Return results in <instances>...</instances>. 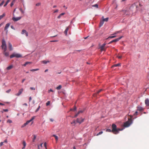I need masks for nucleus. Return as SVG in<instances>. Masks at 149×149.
Masks as SVG:
<instances>
[{
	"mask_svg": "<svg viewBox=\"0 0 149 149\" xmlns=\"http://www.w3.org/2000/svg\"><path fill=\"white\" fill-rule=\"evenodd\" d=\"M62 86L61 85H59L58 87L56 88V89L58 90H60L61 89Z\"/></svg>",
	"mask_w": 149,
	"mask_h": 149,
	"instance_id": "nucleus-24",
	"label": "nucleus"
},
{
	"mask_svg": "<svg viewBox=\"0 0 149 149\" xmlns=\"http://www.w3.org/2000/svg\"><path fill=\"white\" fill-rule=\"evenodd\" d=\"M13 15L14 16V17H13L12 18V20L15 22H16V21H17L19 20L22 18L21 17H15V15L14 13H13Z\"/></svg>",
	"mask_w": 149,
	"mask_h": 149,
	"instance_id": "nucleus-5",
	"label": "nucleus"
},
{
	"mask_svg": "<svg viewBox=\"0 0 149 149\" xmlns=\"http://www.w3.org/2000/svg\"><path fill=\"white\" fill-rule=\"evenodd\" d=\"M103 133V132L101 131L98 134H97L96 135L98 136L99 135H100L101 134H102Z\"/></svg>",
	"mask_w": 149,
	"mask_h": 149,
	"instance_id": "nucleus-41",
	"label": "nucleus"
},
{
	"mask_svg": "<svg viewBox=\"0 0 149 149\" xmlns=\"http://www.w3.org/2000/svg\"><path fill=\"white\" fill-rule=\"evenodd\" d=\"M139 5H138L137 3H134L130 7V10L132 12L136 11V10H139L138 8L139 7H141V4L139 3Z\"/></svg>",
	"mask_w": 149,
	"mask_h": 149,
	"instance_id": "nucleus-1",
	"label": "nucleus"
},
{
	"mask_svg": "<svg viewBox=\"0 0 149 149\" xmlns=\"http://www.w3.org/2000/svg\"><path fill=\"white\" fill-rule=\"evenodd\" d=\"M131 118H128V120L124 123V126L125 127H129L132 123V118L133 117L132 116H130Z\"/></svg>",
	"mask_w": 149,
	"mask_h": 149,
	"instance_id": "nucleus-2",
	"label": "nucleus"
},
{
	"mask_svg": "<svg viewBox=\"0 0 149 149\" xmlns=\"http://www.w3.org/2000/svg\"><path fill=\"white\" fill-rule=\"evenodd\" d=\"M71 124H76V122H75V120H74L73 121H72V122L71 123Z\"/></svg>",
	"mask_w": 149,
	"mask_h": 149,
	"instance_id": "nucleus-48",
	"label": "nucleus"
},
{
	"mask_svg": "<svg viewBox=\"0 0 149 149\" xmlns=\"http://www.w3.org/2000/svg\"><path fill=\"white\" fill-rule=\"evenodd\" d=\"M50 101H48L46 104V105L47 106L48 105H49L50 104Z\"/></svg>",
	"mask_w": 149,
	"mask_h": 149,
	"instance_id": "nucleus-38",
	"label": "nucleus"
},
{
	"mask_svg": "<svg viewBox=\"0 0 149 149\" xmlns=\"http://www.w3.org/2000/svg\"><path fill=\"white\" fill-rule=\"evenodd\" d=\"M143 108L142 107L139 106L137 107V110L139 111H142L143 110Z\"/></svg>",
	"mask_w": 149,
	"mask_h": 149,
	"instance_id": "nucleus-13",
	"label": "nucleus"
},
{
	"mask_svg": "<svg viewBox=\"0 0 149 149\" xmlns=\"http://www.w3.org/2000/svg\"><path fill=\"white\" fill-rule=\"evenodd\" d=\"M19 10H20V11L23 14V13H24V11L22 10V8H20L19 9Z\"/></svg>",
	"mask_w": 149,
	"mask_h": 149,
	"instance_id": "nucleus-40",
	"label": "nucleus"
},
{
	"mask_svg": "<svg viewBox=\"0 0 149 149\" xmlns=\"http://www.w3.org/2000/svg\"><path fill=\"white\" fill-rule=\"evenodd\" d=\"M76 109H77L76 107L75 106H74V109H70V111H75L76 110Z\"/></svg>",
	"mask_w": 149,
	"mask_h": 149,
	"instance_id": "nucleus-31",
	"label": "nucleus"
},
{
	"mask_svg": "<svg viewBox=\"0 0 149 149\" xmlns=\"http://www.w3.org/2000/svg\"><path fill=\"white\" fill-rule=\"evenodd\" d=\"M41 4V3H36V6H40Z\"/></svg>",
	"mask_w": 149,
	"mask_h": 149,
	"instance_id": "nucleus-49",
	"label": "nucleus"
},
{
	"mask_svg": "<svg viewBox=\"0 0 149 149\" xmlns=\"http://www.w3.org/2000/svg\"><path fill=\"white\" fill-rule=\"evenodd\" d=\"M53 136L55 137V139L56 141H57L58 140V137L57 136L54 134L53 135Z\"/></svg>",
	"mask_w": 149,
	"mask_h": 149,
	"instance_id": "nucleus-29",
	"label": "nucleus"
},
{
	"mask_svg": "<svg viewBox=\"0 0 149 149\" xmlns=\"http://www.w3.org/2000/svg\"><path fill=\"white\" fill-rule=\"evenodd\" d=\"M31 97H30L29 98V102H30V101H31Z\"/></svg>",
	"mask_w": 149,
	"mask_h": 149,
	"instance_id": "nucleus-64",
	"label": "nucleus"
},
{
	"mask_svg": "<svg viewBox=\"0 0 149 149\" xmlns=\"http://www.w3.org/2000/svg\"><path fill=\"white\" fill-rule=\"evenodd\" d=\"M104 18V17L103 16L102 17V18H103V19L102 20H103V21L104 22H107L108 21V19H109V18L108 17H107V18H105V19L104 18Z\"/></svg>",
	"mask_w": 149,
	"mask_h": 149,
	"instance_id": "nucleus-19",
	"label": "nucleus"
},
{
	"mask_svg": "<svg viewBox=\"0 0 149 149\" xmlns=\"http://www.w3.org/2000/svg\"><path fill=\"white\" fill-rule=\"evenodd\" d=\"M8 48L10 51L13 50V48L12 47V45L10 42H8Z\"/></svg>",
	"mask_w": 149,
	"mask_h": 149,
	"instance_id": "nucleus-14",
	"label": "nucleus"
},
{
	"mask_svg": "<svg viewBox=\"0 0 149 149\" xmlns=\"http://www.w3.org/2000/svg\"><path fill=\"white\" fill-rule=\"evenodd\" d=\"M116 37V36L115 35H113V36H109L108 37V38H107L106 39H109L110 38H114Z\"/></svg>",
	"mask_w": 149,
	"mask_h": 149,
	"instance_id": "nucleus-26",
	"label": "nucleus"
},
{
	"mask_svg": "<svg viewBox=\"0 0 149 149\" xmlns=\"http://www.w3.org/2000/svg\"><path fill=\"white\" fill-rule=\"evenodd\" d=\"M106 131L107 132H112V130H111V129H107Z\"/></svg>",
	"mask_w": 149,
	"mask_h": 149,
	"instance_id": "nucleus-45",
	"label": "nucleus"
},
{
	"mask_svg": "<svg viewBox=\"0 0 149 149\" xmlns=\"http://www.w3.org/2000/svg\"><path fill=\"white\" fill-rule=\"evenodd\" d=\"M3 54L6 56H9V53L6 52H4Z\"/></svg>",
	"mask_w": 149,
	"mask_h": 149,
	"instance_id": "nucleus-21",
	"label": "nucleus"
},
{
	"mask_svg": "<svg viewBox=\"0 0 149 149\" xmlns=\"http://www.w3.org/2000/svg\"><path fill=\"white\" fill-rule=\"evenodd\" d=\"M84 110H83L79 111L78 112L79 113V114L80 113H82L84 112Z\"/></svg>",
	"mask_w": 149,
	"mask_h": 149,
	"instance_id": "nucleus-39",
	"label": "nucleus"
},
{
	"mask_svg": "<svg viewBox=\"0 0 149 149\" xmlns=\"http://www.w3.org/2000/svg\"><path fill=\"white\" fill-rule=\"evenodd\" d=\"M58 41V40H52L51 41V42H57Z\"/></svg>",
	"mask_w": 149,
	"mask_h": 149,
	"instance_id": "nucleus-60",
	"label": "nucleus"
},
{
	"mask_svg": "<svg viewBox=\"0 0 149 149\" xmlns=\"http://www.w3.org/2000/svg\"><path fill=\"white\" fill-rule=\"evenodd\" d=\"M21 33L22 34H23L24 33H25L26 34V36L27 37L28 36V32L26 31L25 30H22V31Z\"/></svg>",
	"mask_w": 149,
	"mask_h": 149,
	"instance_id": "nucleus-10",
	"label": "nucleus"
},
{
	"mask_svg": "<svg viewBox=\"0 0 149 149\" xmlns=\"http://www.w3.org/2000/svg\"><path fill=\"white\" fill-rule=\"evenodd\" d=\"M7 123H11L12 122V121L10 119H8L7 120Z\"/></svg>",
	"mask_w": 149,
	"mask_h": 149,
	"instance_id": "nucleus-35",
	"label": "nucleus"
},
{
	"mask_svg": "<svg viewBox=\"0 0 149 149\" xmlns=\"http://www.w3.org/2000/svg\"><path fill=\"white\" fill-rule=\"evenodd\" d=\"M10 25V24L9 23H7L6 24L5 27L4 28V30H6V33H7L8 30H7V29L9 27V26Z\"/></svg>",
	"mask_w": 149,
	"mask_h": 149,
	"instance_id": "nucleus-9",
	"label": "nucleus"
},
{
	"mask_svg": "<svg viewBox=\"0 0 149 149\" xmlns=\"http://www.w3.org/2000/svg\"><path fill=\"white\" fill-rule=\"evenodd\" d=\"M23 88H22V89H20L18 93L16 94V95L17 96H19V95H20L22 93V92H23Z\"/></svg>",
	"mask_w": 149,
	"mask_h": 149,
	"instance_id": "nucleus-11",
	"label": "nucleus"
},
{
	"mask_svg": "<svg viewBox=\"0 0 149 149\" xmlns=\"http://www.w3.org/2000/svg\"><path fill=\"white\" fill-rule=\"evenodd\" d=\"M102 89H101L100 90H99L97 92V94L99 93L101 91H102Z\"/></svg>",
	"mask_w": 149,
	"mask_h": 149,
	"instance_id": "nucleus-55",
	"label": "nucleus"
},
{
	"mask_svg": "<svg viewBox=\"0 0 149 149\" xmlns=\"http://www.w3.org/2000/svg\"><path fill=\"white\" fill-rule=\"evenodd\" d=\"M2 49L3 50L4 52L6 51L7 47L6 42L4 39H3L2 41V45L1 46Z\"/></svg>",
	"mask_w": 149,
	"mask_h": 149,
	"instance_id": "nucleus-3",
	"label": "nucleus"
},
{
	"mask_svg": "<svg viewBox=\"0 0 149 149\" xmlns=\"http://www.w3.org/2000/svg\"><path fill=\"white\" fill-rule=\"evenodd\" d=\"M106 44V43L105 42H104L102 45L100 47V48L101 51H105L106 49L104 48V47Z\"/></svg>",
	"mask_w": 149,
	"mask_h": 149,
	"instance_id": "nucleus-7",
	"label": "nucleus"
},
{
	"mask_svg": "<svg viewBox=\"0 0 149 149\" xmlns=\"http://www.w3.org/2000/svg\"><path fill=\"white\" fill-rule=\"evenodd\" d=\"M10 1L9 0H8L6 3L5 5H4V7H5L8 4V3H9V2Z\"/></svg>",
	"mask_w": 149,
	"mask_h": 149,
	"instance_id": "nucleus-34",
	"label": "nucleus"
},
{
	"mask_svg": "<svg viewBox=\"0 0 149 149\" xmlns=\"http://www.w3.org/2000/svg\"><path fill=\"white\" fill-rule=\"evenodd\" d=\"M79 114V113L78 112L76 114H75V115L74 116V117H77L78 116V115Z\"/></svg>",
	"mask_w": 149,
	"mask_h": 149,
	"instance_id": "nucleus-56",
	"label": "nucleus"
},
{
	"mask_svg": "<svg viewBox=\"0 0 149 149\" xmlns=\"http://www.w3.org/2000/svg\"><path fill=\"white\" fill-rule=\"evenodd\" d=\"M117 57L119 59L121 58H122V56H117Z\"/></svg>",
	"mask_w": 149,
	"mask_h": 149,
	"instance_id": "nucleus-63",
	"label": "nucleus"
},
{
	"mask_svg": "<svg viewBox=\"0 0 149 149\" xmlns=\"http://www.w3.org/2000/svg\"><path fill=\"white\" fill-rule=\"evenodd\" d=\"M112 132H113V133L114 134V133L116 131H117V130H116V125L115 124H113L112 125Z\"/></svg>",
	"mask_w": 149,
	"mask_h": 149,
	"instance_id": "nucleus-6",
	"label": "nucleus"
},
{
	"mask_svg": "<svg viewBox=\"0 0 149 149\" xmlns=\"http://www.w3.org/2000/svg\"><path fill=\"white\" fill-rule=\"evenodd\" d=\"M30 89L31 90H35V88H34V87H30Z\"/></svg>",
	"mask_w": 149,
	"mask_h": 149,
	"instance_id": "nucleus-53",
	"label": "nucleus"
},
{
	"mask_svg": "<svg viewBox=\"0 0 149 149\" xmlns=\"http://www.w3.org/2000/svg\"><path fill=\"white\" fill-rule=\"evenodd\" d=\"M104 23V21L103 20L102 21H101L100 23V26L101 27L103 25Z\"/></svg>",
	"mask_w": 149,
	"mask_h": 149,
	"instance_id": "nucleus-20",
	"label": "nucleus"
},
{
	"mask_svg": "<svg viewBox=\"0 0 149 149\" xmlns=\"http://www.w3.org/2000/svg\"><path fill=\"white\" fill-rule=\"evenodd\" d=\"M39 70V69L37 68L36 69H31L30 70V71H38Z\"/></svg>",
	"mask_w": 149,
	"mask_h": 149,
	"instance_id": "nucleus-30",
	"label": "nucleus"
},
{
	"mask_svg": "<svg viewBox=\"0 0 149 149\" xmlns=\"http://www.w3.org/2000/svg\"><path fill=\"white\" fill-rule=\"evenodd\" d=\"M13 68V66L12 65H10L8 67L6 68V69L7 70H10L11 69Z\"/></svg>",
	"mask_w": 149,
	"mask_h": 149,
	"instance_id": "nucleus-18",
	"label": "nucleus"
},
{
	"mask_svg": "<svg viewBox=\"0 0 149 149\" xmlns=\"http://www.w3.org/2000/svg\"><path fill=\"white\" fill-rule=\"evenodd\" d=\"M141 7L140 6L138 8V9L139 10H139L140 11H141L142 10V5L141 4Z\"/></svg>",
	"mask_w": 149,
	"mask_h": 149,
	"instance_id": "nucleus-32",
	"label": "nucleus"
},
{
	"mask_svg": "<svg viewBox=\"0 0 149 149\" xmlns=\"http://www.w3.org/2000/svg\"><path fill=\"white\" fill-rule=\"evenodd\" d=\"M120 63H118V64H116L115 65H114V66H116V67L118 66H120Z\"/></svg>",
	"mask_w": 149,
	"mask_h": 149,
	"instance_id": "nucleus-42",
	"label": "nucleus"
},
{
	"mask_svg": "<svg viewBox=\"0 0 149 149\" xmlns=\"http://www.w3.org/2000/svg\"><path fill=\"white\" fill-rule=\"evenodd\" d=\"M120 31H116V32H115V33L114 34H113L112 35H114L118 33H120Z\"/></svg>",
	"mask_w": 149,
	"mask_h": 149,
	"instance_id": "nucleus-44",
	"label": "nucleus"
},
{
	"mask_svg": "<svg viewBox=\"0 0 149 149\" xmlns=\"http://www.w3.org/2000/svg\"><path fill=\"white\" fill-rule=\"evenodd\" d=\"M84 119L82 118H77V122L78 123H79V124H80L82 122L84 121Z\"/></svg>",
	"mask_w": 149,
	"mask_h": 149,
	"instance_id": "nucleus-8",
	"label": "nucleus"
},
{
	"mask_svg": "<svg viewBox=\"0 0 149 149\" xmlns=\"http://www.w3.org/2000/svg\"><path fill=\"white\" fill-rule=\"evenodd\" d=\"M122 37H123L122 36H121V37H120L119 38H118L116 39L113 40L112 41V42H117V41H118L120 39L122 38Z\"/></svg>",
	"mask_w": 149,
	"mask_h": 149,
	"instance_id": "nucleus-12",
	"label": "nucleus"
},
{
	"mask_svg": "<svg viewBox=\"0 0 149 149\" xmlns=\"http://www.w3.org/2000/svg\"><path fill=\"white\" fill-rule=\"evenodd\" d=\"M123 130V129H120V128H117H117L116 130H117V131H116L114 133V134H117L119 133V132L120 131L122 130Z\"/></svg>",
	"mask_w": 149,
	"mask_h": 149,
	"instance_id": "nucleus-17",
	"label": "nucleus"
},
{
	"mask_svg": "<svg viewBox=\"0 0 149 149\" xmlns=\"http://www.w3.org/2000/svg\"><path fill=\"white\" fill-rule=\"evenodd\" d=\"M145 103L146 106H149V100L148 98L145 100Z\"/></svg>",
	"mask_w": 149,
	"mask_h": 149,
	"instance_id": "nucleus-16",
	"label": "nucleus"
},
{
	"mask_svg": "<svg viewBox=\"0 0 149 149\" xmlns=\"http://www.w3.org/2000/svg\"><path fill=\"white\" fill-rule=\"evenodd\" d=\"M43 62L44 63H45V64H46L47 63L49 62V61H43Z\"/></svg>",
	"mask_w": 149,
	"mask_h": 149,
	"instance_id": "nucleus-54",
	"label": "nucleus"
},
{
	"mask_svg": "<svg viewBox=\"0 0 149 149\" xmlns=\"http://www.w3.org/2000/svg\"><path fill=\"white\" fill-rule=\"evenodd\" d=\"M50 92H53L54 91L51 89L48 91V92L49 93Z\"/></svg>",
	"mask_w": 149,
	"mask_h": 149,
	"instance_id": "nucleus-47",
	"label": "nucleus"
},
{
	"mask_svg": "<svg viewBox=\"0 0 149 149\" xmlns=\"http://www.w3.org/2000/svg\"><path fill=\"white\" fill-rule=\"evenodd\" d=\"M14 4V3H13V2H12V3H11V4H10V6L11 7Z\"/></svg>",
	"mask_w": 149,
	"mask_h": 149,
	"instance_id": "nucleus-62",
	"label": "nucleus"
},
{
	"mask_svg": "<svg viewBox=\"0 0 149 149\" xmlns=\"http://www.w3.org/2000/svg\"><path fill=\"white\" fill-rule=\"evenodd\" d=\"M4 3V1H3L0 4V7L2 6Z\"/></svg>",
	"mask_w": 149,
	"mask_h": 149,
	"instance_id": "nucleus-46",
	"label": "nucleus"
},
{
	"mask_svg": "<svg viewBox=\"0 0 149 149\" xmlns=\"http://www.w3.org/2000/svg\"><path fill=\"white\" fill-rule=\"evenodd\" d=\"M11 28H12V29H14L15 30V29L14 28V27L12 25L11 26Z\"/></svg>",
	"mask_w": 149,
	"mask_h": 149,
	"instance_id": "nucleus-61",
	"label": "nucleus"
},
{
	"mask_svg": "<svg viewBox=\"0 0 149 149\" xmlns=\"http://www.w3.org/2000/svg\"><path fill=\"white\" fill-rule=\"evenodd\" d=\"M92 7H96L97 8H98V6L97 4H95V5H92Z\"/></svg>",
	"mask_w": 149,
	"mask_h": 149,
	"instance_id": "nucleus-33",
	"label": "nucleus"
},
{
	"mask_svg": "<svg viewBox=\"0 0 149 149\" xmlns=\"http://www.w3.org/2000/svg\"><path fill=\"white\" fill-rule=\"evenodd\" d=\"M35 116H33V117L31 118L30 120H28V121H27L26 122V124L27 125L30 122H31V121H32L33 119H34L35 118Z\"/></svg>",
	"mask_w": 149,
	"mask_h": 149,
	"instance_id": "nucleus-15",
	"label": "nucleus"
},
{
	"mask_svg": "<svg viewBox=\"0 0 149 149\" xmlns=\"http://www.w3.org/2000/svg\"><path fill=\"white\" fill-rule=\"evenodd\" d=\"M58 9H56L55 11H54V13H57L58 12Z\"/></svg>",
	"mask_w": 149,
	"mask_h": 149,
	"instance_id": "nucleus-59",
	"label": "nucleus"
},
{
	"mask_svg": "<svg viewBox=\"0 0 149 149\" xmlns=\"http://www.w3.org/2000/svg\"><path fill=\"white\" fill-rule=\"evenodd\" d=\"M33 142H34L35 141V139H36V136L35 135H33Z\"/></svg>",
	"mask_w": 149,
	"mask_h": 149,
	"instance_id": "nucleus-36",
	"label": "nucleus"
},
{
	"mask_svg": "<svg viewBox=\"0 0 149 149\" xmlns=\"http://www.w3.org/2000/svg\"><path fill=\"white\" fill-rule=\"evenodd\" d=\"M3 142H1V143H0V147L3 145Z\"/></svg>",
	"mask_w": 149,
	"mask_h": 149,
	"instance_id": "nucleus-58",
	"label": "nucleus"
},
{
	"mask_svg": "<svg viewBox=\"0 0 149 149\" xmlns=\"http://www.w3.org/2000/svg\"><path fill=\"white\" fill-rule=\"evenodd\" d=\"M44 146L47 149V144L46 142L44 144Z\"/></svg>",
	"mask_w": 149,
	"mask_h": 149,
	"instance_id": "nucleus-52",
	"label": "nucleus"
},
{
	"mask_svg": "<svg viewBox=\"0 0 149 149\" xmlns=\"http://www.w3.org/2000/svg\"><path fill=\"white\" fill-rule=\"evenodd\" d=\"M26 125H27V124H26V123H25L21 126V127L23 128Z\"/></svg>",
	"mask_w": 149,
	"mask_h": 149,
	"instance_id": "nucleus-37",
	"label": "nucleus"
},
{
	"mask_svg": "<svg viewBox=\"0 0 149 149\" xmlns=\"http://www.w3.org/2000/svg\"><path fill=\"white\" fill-rule=\"evenodd\" d=\"M65 14V13H62L59 16H58L57 17V18L58 19H59L61 16L64 15Z\"/></svg>",
	"mask_w": 149,
	"mask_h": 149,
	"instance_id": "nucleus-22",
	"label": "nucleus"
},
{
	"mask_svg": "<svg viewBox=\"0 0 149 149\" xmlns=\"http://www.w3.org/2000/svg\"><path fill=\"white\" fill-rule=\"evenodd\" d=\"M5 15V14L4 13L2 15L0 16V20L2 19Z\"/></svg>",
	"mask_w": 149,
	"mask_h": 149,
	"instance_id": "nucleus-28",
	"label": "nucleus"
},
{
	"mask_svg": "<svg viewBox=\"0 0 149 149\" xmlns=\"http://www.w3.org/2000/svg\"><path fill=\"white\" fill-rule=\"evenodd\" d=\"M31 62H26L23 65L24 66H26L27 65L29 64H31Z\"/></svg>",
	"mask_w": 149,
	"mask_h": 149,
	"instance_id": "nucleus-23",
	"label": "nucleus"
},
{
	"mask_svg": "<svg viewBox=\"0 0 149 149\" xmlns=\"http://www.w3.org/2000/svg\"><path fill=\"white\" fill-rule=\"evenodd\" d=\"M11 90L10 89H9L7 91H6V92L7 93H8Z\"/></svg>",
	"mask_w": 149,
	"mask_h": 149,
	"instance_id": "nucleus-51",
	"label": "nucleus"
},
{
	"mask_svg": "<svg viewBox=\"0 0 149 149\" xmlns=\"http://www.w3.org/2000/svg\"><path fill=\"white\" fill-rule=\"evenodd\" d=\"M11 58L15 57L17 58H20L22 57V55L20 54L13 53V54L11 55L10 56Z\"/></svg>",
	"mask_w": 149,
	"mask_h": 149,
	"instance_id": "nucleus-4",
	"label": "nucleus"
},
{
	"mask_svg": "<svg viewBox=\"0 0 149 149\" xmlns=\"http://www.w3.org/2000/svg\"><path fill=\"white\" fill-rule=\"evenodd\" d=\"M137 113H138V112L137 111H136L135 113H134V115L135 116V115H136L137 114Z\"/></svg>",
	"mask_w": 149,
	"mask_h": 149,
	"instance_id": "nucleus-57",
	"label": "nucleus"
},
{
	"mask_svg": "<svg viewBox=\"0 0 149 149\" xmlns=\"http://www.w3.org/2000/svg\"><path fill=\"white\" fill-rule=\"evenodd\" d=\"M40 108V106H39L38 108L36 109V110L35 111V112H37L39 109Z\"/></svg>",
	"mask_w": 149,
	"mask_h": 149,
	"instance_id": "nucleus-43",
	"label": "nucleus"
},
{
	"mask_svg": "<svg viewBox=\"0 0 149 149\" xmlns=\"http://www.w3.org/2000/svg\"><path fill=\"white\" fill-rule=\"evenodd\" d=\"M3 111L4 112H7L8 111V109H4L3 110Z\"/></svg>",
	"mask_w": 149,
	"mask_h": 149,
	"instance_id": "nucleus-50",
	"label": "nucleus"
},
{
	"mask_svg": "<svg viewBox=\"0 0 149 149\" xmlns=\"http://www.w3.org/2000/svg\"><path fill=\"white\" fill-rule=\"evenodd\" d=\"M68 29H69L68 28V27H67L66 29L64 31V33L66 35H67V32H68Z\"/></svg>",
	"mask_w": 149,
	"mask_h": 149,
	"instance_id": "nucleus-25",
	"label": "nucleus"
},
{
	"mask_svg": "<svg viewBox=\"0 0 149 149\" xmlns=\"http://www.w3.org/2000/svg\"><path fill=\"white\" fill-rule=\"evenodd\" d=\"M23 145H24V147L22 148V149H24L25 148L26 146V143L25 141H24L23 143Z\"/></svg>",
	"mask_w": 149,
	"mask_h": 149,
	"instance_id": "nucleus-27",
	"label": "nucleus"
}]
</instances>
